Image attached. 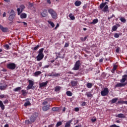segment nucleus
I'll use <instances>...</instances> for the list:
<instances>
[{"label":"nucleus","mask_w":127,"mask_h":127,"mask_svg":"<svg viewBox=\"0 0 127 127\" xmlns=\"http://www.w3.org/2000/svg\"><path fill=\"white\" fill-rule=\"evenodd\" d=\"M44 51V48H41L38 51V55L36 57L37 61H41L43 58H44V54H43V51Z\"/></svg>","instance_id":"obj_1"},{"label":"nucleus","mask_w":127,"mask_h":127,"mask_svg":"<svg viewBox=\"0 0 127 127\" xmlns=\"http://www.w3.org/2000/svg\"><path fill=\"white\" fill-rule=\"evenodd\" d=\"M99 8L100 9H103L102 11H104V12H110V10H109V6L108 5H105L103 2L100 4Z\"/></svg>","instance_id":"obj_2"},{"label":"nucleus","mask_w":127,"mask_h":127,"mask_svg":"<svg viewBox=\"0 0 127 127\" xmlns=\"http://www.w3.org/2000/svg\"><path fill=\"white\" fill-rule=\"evenodd\" d=\"M6 67L10 70H14L16 68V64L13 63L7 64Z\"/></svg>","instance_id":"obj_3"},{"label":"nucleus","mask_w":127,"mask_h":127,"mask_svg":"<svg viewBox=\"0 0 127 127\" xmlns=\"http://www.w3.org/2000/svg\"><path fill=\"white\" fill-rule=\"evenodd\" d=\"M80 66H81V63H80V61H77L76 62L74 67L72 68V70L74 71H77L79 69H80Z\"/></svg>","instance_id":"obj_4"},{"label":"nucleus","mask_w":127,"mask_h":127,"mask_svg":"<svg viewBox=\"0 0 127 127\" xmlns=\"http://www.w3.org/2000/svg\"><path fill=\"white\" fill-rule=\"evenodd\" d=\"M109 88H105L103 91L101 92V95L102 97L108 96L109 93Z\"/></svg>","instance_id":"obj_5"},{"label":"nucleus","mask_w":127,"mask_h":127,"mask_svg":"<svg viewBox=\"0 0 127 127\" xmlns=\"http://www.w3.org/2000/svg\"><path fill=\"white\" fill-rule=\"evenodd\" d=\"M24 8H25L24 5H21L20 6V7L17 9V11L18 12V15H19V14H20V13L22 12V11L23 10V9H24Z\"/></svg>","instance_id":"obj_6"},{"label":"nucleus","mask_w":127,"mask_h":127,"mask_svg":"<svg viewBox=\"0 0 127 127\" xmlns=\"http://www.w3.org/2000/svg\"><path fill=\"white\" fill-rule=\"evenodd\" d=\"M48 11L52 16H56L57 15V13H56V12L54 11V10H53V9H49Z\"/></svg>","instance_id":"obj_7"},{"label":"nucleus","mask_w":127,"mask_h":127,"mask_svg":"<svg viewBox=\"0 0 127 127\" xmlns=\"http://www.w3.org/2000/svg\"><path fill=\"white\" fill-rule=\"evenodd\" d=\"M47 84H48V81H47L45 82L40 83H39L40 89H41V88H43V87H46V86H47Z\"/></svg>","instance_id":"obj_8"},{"label":"nucleus","mask_w":127,"mask_h":127,"mask_svg":"<svg viewBox=\"0 0 127 127\" xmlns=\"http://www.w3.org/2000/svg\"><path fill=\"white\" fill-rule=\"evenodd\" d=\"M127 74H125L122 76V79L120 80L121 83H125V82L127 81Z\"/></svg>","instance_id":"obj_9"},{"label":"nucleus","mask_w":127,"mask_h":127,"mask_svg":"<svg viewBox=\"0 0 127 127\" xmlns=\"http://www.w3.org/2000/svg\"><path fill=\"white\" fill-rule=\"evenodd\" d=\"M127 83L125 82L124 83H118L115 85L116 88L120 87H125L127 85Z\"/></svg>","instance_id":"obj_10"},{"label":"nucleus","mask_w":127,"mask_h":127,"mask_svg":"<svg viewBox=\"0 0 127 127\" xmlns=\"http://www.w3.org/2000/svg\"><path fill=\"white\" fill-rule=\"evenodd\" d=\"M70 84H71V87L74 88V87H76L78 85V81L75 80H71L70 82Z\"/></svg>","instance_id":"obj_11"},{"label":"nucleus","mask_w":127,"mask_h":127,"mask_svg":"<svg viewBox=\"0 0 127 127\" xmlns=\"http://www.w3.org/2000/svg\"><path fill=\"white\" fill-rule=\"evenodd\" d=\"M6 88H7V85L6 84H2L0 85V90L1 91H4V90H6Z\"/></svg>","instance_id":"obj_12"},{"label":"nucleus","mask_w":127,"mask_h":127,"mask_svg":"<svg viewBox=\"0 0 127 127\" xmlns=\"http://www.w3.org/2000/svg\"><path fill=\"white\" fill-rule=\"evenodd\" d=\"M116 118H120L121 119H125L126 116L124 114L120 113L116 116Z\"/></svg>","instance_id":"obj_13"},{"label":"nucleus","mask_w":127,"mask_h":127,"mask_svg":"<svg viewBox=\"0 0 127 127\" xmlns=\"http://www.w3.org/2000/svg\"><path fill=\"white\" fill-rule=\"evenodd\" d=\"M50 107V105H45L43 107V111H44V112H46V111H48V110H49V107Z\"/></svg>","instance_id":"obj_14"},{"label":"nucleus","mask_w":127,"mask_h":127,"mask_svg":"<svg viewBox=\"0 0 127 127\" xmlns=\"http://www.w3.org/2000/svg\"><path fill=\"white\" fill-rule=\"evenodd\" d=\"M0 29L1 30L2 32H6L7 31V28L3 27L2 25L0 24Z\"/></svg>","instance_id":"obj_15"},{"label":"nucleus","mask_w":127,"mask_h":127,"mask_svg":"<svg viewBox=\"0 0 127 127\" xmlns=\"http://www.w3.org/2000/svg\"><path fill=\"white\" fill-rule=\"evenodd\" d=\"M75 6H80L82 4V2L81 1L77 0L74 2Z\"/></svg>","instance_id":"obj_16"},{"label":"nucleus","mask_w":127,"mask_h":127,"mask_svg":"<svg viewBox=\"0 0 127 127\" xmlns=\"http://www.w3.org/2000/svg\"><path fill=\"white\" fill-rule=\"evenodd\" d=\"M85 95L87 96V98H93V94L91 91L86 92Z\"/></svg>","instance_id":"obj_17"},{"label":"nucleus","mask_w":127,"mask_h":127,"mask_svg":"<svg viewBox=\"0 0 127 127\" xmlns=\"http://www.w3.org/2000/svg\"><path fill=\"white\" fill-rule=\"evenodd\" d=\"M71 121H69L65 123L64 127H71Z\"/></svg>","instance_id":"obj_18"},{"label":"nucleus","mask_w":127,"mask_h":127,"mask_svg":"<svg viewBox=\"0 0 127 127\" xmlns=\"http://www.w3.org/2000/svg\"><path fill=\"white\" fill-rule=\"evenodd\" d=\"M30 120L31 121V123H34V122H35V120H36V117L34 116H31L30 117Z\"/></svg>","instance_id":"obj_19"},{"label":"nucleus","mask_w":127,"mask_h":127,"mask_svg":"<svg viewBox=\"0 0 127 127\" xmlns=\"http://www.w3.org/2000/svg\"><path fill=\"white\" fill-rule=\"evenodd\" d=\"M41 74V71H37L34 73V76H35V77H38V76H39V75H40Z\"/></svg>","instance_id":"obj_20"},{"label":"nucleus","mask_w":127,"mask_h":127,"mask_svg":"<svg viewBox=\"0 0 127 127\" xmlns=\"http://www.w3.org/2000/svg\"><path fill=\"white\" fill-rule=\"evenodd\" d=\"M0 108L1 109L2 111H3V110H4V108H5L4 105H3L2 101L0 100Z\"/></svg>","instance_id":"obj_21"},{"label":"nucleus","mask_w":127,"mask_h":127,"mask_svg":"<svg viewBox=\"0 0 127 127\" xmlns=\"http://www.w3.org/2000/svg\"><path fill=\"white\" fill-rule=\"evenodd\" d=\"M99 22V20L98 19H94L93 20V21L90 22V24H96V23H98Z\"/></svg>","instance_id":"obj_22"},{"label":"nucleus","mask_w":127,"mask_h":127,"mask_svg":"<svg viewBox=\"0 0 127 127\" xmlns=\"http://www.w3.org/2000/svg\"><path fill=\"white\" fill-rule=\"evenodd\" d=\"M58 58H61L62 59H64L65 58V54H64L63 56H56V58H55V60H57Z\"/></svg>","instance_id":"obj_23"},{"label":"nucleus","mask_w":127,"mask_h":127,"mask_svg":"<svg viewBox=\"0 0 127 127\" xmlns=\"http://www.w3.org/2000/svg\"><path fill=\"white\" fill-rule=\"evenodd\" d=\"M117 68H118V65L115 64L113 66V68L112 70H111L112 73H113L114 74V73H115V71H116V70H117Z\"/></svg>","instance_id":"obj_24"},{"label":"nucleus","mask_w":127,"mask_h":127,"mask_svg":"<svg viewBox=\"0 0 127 127\" xmlns=\"http://www.w3.org/2000/svg\"><path fill=\"white\" fill-rule=\"evenodd\" d=\"M59 110H60L59 107H53L52 108V111H53V112H58Z\"/></svg>","instance_id":"obj_25"},{"label":"nucleus","mask_w":127,"mask_h":127,"mask_svg":"<svg viewBox=\"0 0 127 127\" xmlns=\"http://www.w3.org/2000/svg\"><path fill=\"white\" fill-rule=\"evenodd\" d=\"M66 94L68 97H72V96H73V93L70 91H66Z\"/></svg>","instance_id":"obj_26"},{"label":"nucleus","mask_w":127,"mask_h":127,"mask_svg":"<svg viewBox=\"0 0 127 127\" xmlns=\"http://www.w3.org/2000/svg\"><path fill=\"white\" fill-rule=\"evenodd\" d=\"M120 20H121V22H123V23H126V22H127V20L124 17H121L120 18Z\"/></svg>","instance_id":"obj_27"},{"label":"nucleus","mask_w":127,"mask_h":127,"mask_svg":"<svg viewBox=\"0 0 127 127\" xmlns=\"http://www.w3.org/2000/svg\"><path fill=\"white\" fill-rule=\"evenodd\" d=\"M60 90H61V87H60L59 86H56L55 88V92H59V91H60Z\"/></svg>","instance_id":"obj_28"},{"label":"nucleus","mask_w":127,"mask_h":127,"mask_svg":"<svg viewBox=\"0 0 127 127\" xmlns=\"http://www.w3.org/2000/svg\"><path fill=\"white\" fill-rule=\"evenodd\" d=\"M10 16H15V12L13 10H11L10 12Z\"/></svg>","instance_id":"obj_29"},{"label":"nucleus","mask_w":127,"mask_h":127,"mask_svg":"<svg viewBox=\"0 0 127 127\" xmlns=\"http://www.w3.org/2000/svg\"><path fill=\"white\" fill-rule=\"evenodd\" d=\"M21 90V87H17V88H14L13 91V92H18V91H20Z\"/></svg>","instance_id":"obj_30"},{"label":"nucleus","mask_w":127,"mask_h":127,"mask_svg":"<svg viewBox=\"0 0 127 127\" xmlns=\"http://www.w3.org/2000/svg\"><path fill=\"white\" fill-rule=\"evenodd\" d=\"M48 22L49 24H50L52 27H54L55 26V25L54 24V23H53V22L51 21H48Z\"/></svg>","instance_id":"obj_31"},{"label":"nucleus","mask_w":127,"mask_h":127,"mask_svg":"<svg viewBox=\"0 0 127 127\" xmlns=\"http://www.w3.org/2000/svg\"><path fill=\"white\" fill-rule=\"evenodd\" d=\"M86 87L89 89H91V88L93 87V85L91 83H88L86 85Z\"/></svg>","instance_id":"obj_32"},{"label":"nucleus","mask_w":127,"mask_h":127,"mask_svg":"<svg viewBox=\"0 0 127 127\" xmlns=\"http://www.w3.org/2000/svg\"><path fill=\"white\" fill-rule=\"evenodd\" d=\"M117 29H118V26L114 25L112 27V31H117Z\"/></svg>","instance_id":"obj_33"},{"label":"nucleus","mask_w":127,"mask_h":127,"mask_svg":"<svg viewBox=\"0 0 127 127\" xmlns=\"http://www.w3.org/2000/svg\"><path fill=\"white\" fill-rule=\"evenodd\" d=\"M31 105V103H30V102L29 101H28L27 102H25L24 104V106L25 107H27V106H30Z\"/></svg>","instance_id":"obj_34"},{"label":"nucleus","mask_w":127,"mask_h":127,"mask_svg":"<svg viewBox=\"0 0 127 127\" xmlns=\"http://www.w3.org/2000/svg\"><path fill=\"white\" fill-rule=\"evenodd\" d=\"M21 92H22V95H23V96H26V95H27V92H26V91L24 90H22Z\"/></svg>","instance_id":"obj_35"},{"label":"nucleus","mask_w":127,"mask_h":127,"mask_svg":"<svg viewBox=\"0 0 127 127\" xmlns=\"http://www.w3.org/2000/svg\"><path fill=\"white\" fill-rule=\"evenodd\" d=\"M117 101H118V98H114L111 100V103L112 104H115V103H117Z\"/></svg>","instance_id":"obj_36"},{"label":"nucleus","mask_w":127,"mask_h":127,"mask_svg":"<svg viewBox=\"0 0 127 127\" xmlns=\"http://www.w3.org/2000/svg\"><path fill=\"white\" fill-rule=\"evenodd\" d=\"M42 16H46L47 15V11H44L41 13Z\"/></svg>","instance_id":"obj_37"},{"label":"nucleus","mask_w":127,"mask_h":127,"mask_svg":"<svg viewBox=\"0 0 127 127\" xmlns=\"http://www.w3.org/2000/svg\"><path fill=\"white\" fill-rule=\"evenodd\" d=\"M60 126H62V122L61 121L58 122L56 125V127H60Z\"/></svg>","instance_id":"obj_38"},{"label":"nucleus","mask_w":127,"mask_h":127,"mask_svg":"<svg viewBox=\"0 0 127 127\" xmlns=\"http://www.w3.org/2000/svg\"><path fill=\"white\" fill-rule=\"evenodd\" d=\"M33 87V85L31 84H29L27 87V90H30V89H32Z\"/></svg>","instance_id":"obj_39"},{"label":"nucleus","mask_w":127,"mask_h":127,"mask_svg":"<svg viewBox=\"0 0 127 127\" xmlns=\"http://www.w3.org/2000/svg\"><path fill=\"white\" fill-rule=\"evenodd\" d=\"M28 83H29V85H32V86H33V85H34V82H33V81H32L31 80H29Z\"/></svg>","instance_id":"obj_40"},{"label":"nucleus","mask_w":127,"mask_h":127,"mask_svg":"<svg viewBox=\"0 0 127 127\" xmlns=\"http://www.w3.org/2000/svg\"><path fill=\"white\" fill-rule=\"evenodd\" d=\"M88 36H87L86 37H85L84 38L83 37H81L80 38V40H81L82 41H86V40L87 39V37H88Z\"/></svg>","instance_id":"obj_41"},{"label":"nucleus","mask_w":127,"mask_h":127,"mask_svg":"<svg viewBox=\"0 0 127 127\" xmlns=\"http://www.w3.org/2000/svg\"><path fill=\"white\" fill-rule=\"evenodd\" d=\"M118 104H126L127 105V101H119Z\"/></svg>","instance_id":"obj_42"},{"label":"nucleus","mask_w":127,"mask_h":127,"mask_svg":"<svg viewBox=\"0 0 127 127\" xmlns=\"http://www.w3.org/2000/svg\"><path fill=\"white\" fill-rule=\"evenodd\" d=\"M114 37L115 38H119V37H120V34L119 33H115L114 35Z\"/></svg>","instance_id":"obj_43"},{"label":"nucleus","mask_w":127,"mask_h":127,"mask_svg":"<svg viewBox=\"0 0 127 127\" xmlns=\"http://www.w3.org/2000/svg\"><path fill=\"white\" fill-rule=\"evenodd\" d=\"M40 46H39V45H37L36 47H35L33 49V50H38V49H39V47Z\"/></svg>","instance_id":"obj_44"},{"label":"nucleus","mask_w":127,"mask_h":127,"mask_svg":"<svg viewBox=\"0 0 127 127\" xmlns=\"http://www.w3.org/2000/svg\"><path fill=\"white\" fill-rule=\"evenodd\" d=\"M59 76H60V74L59 73H55L53 74V77H59Z\"/></svg>","instance_id":"obj_45"},{"label":"nucleus","mask_w":127,"mask_h":127,"mask_svg":"<svg viewBox=\"0 0 127 127\" xmlns=\"http://www.w3.org/2000/svg\"><path fill=\"white\" fill-rule=\"evenodd\" d=\"M25 123L27 125H29V124H31L32 122H31V121H29V120H26Z\"/></svg>","instance_id":"obj_46"},{"label":"nucleus","mask_w":127,"mask_h":127,"mask_svg":"<svg viewBox=\"0 0 127 127\" xmlns=\"http://www.w3.org/2000/svg\"><path fill=\"white\" fill-rule=\"evenodd\" d=\"M8 20L10 21H12V20H13V16H9Z\"/></svg>","instance_id":"obj_47"},{"label":"nucleus","mask_w":127,"mask_h":127,"mask_svg":"<svg viewBox=\"0 0 127 127\" xmlns=\"http://www.w3.org/2000/svg\"><path fill=\"white\" fill-rule=\"evenodd\" d=\"M64 48L69 47V43H65V45L64 46Z\"/></svg>","instance_id":"obj_48"},{"label":"nucleus","mask_w":127,"mask_h":127,"mask_svg":"<svg viewBox=\"0 0 127 127\" xmlns=\"http://www.w3.org/2000/svg\"><path fill=\"white\" fill-rule=\"evenodd\" d=\"M50 67V65H46L44 66L43 67V69H45L46 68H49Z\"/></svg>","instance_id":"obj_49"},{"label":"nucleus","mask_w":127,"mask_h":127,"mask_svg":"<svg viewBox=\"0 0 127 127\" xmlns=\"http://www.w3.org/2000/svg\"><path fill=\"white\" fill-rule=\"evenodd\" d=\"M120 49H121V48L120 47H118L116 50V52L117 53H119L120 52Z\"/></svg>","instance_id":"obj_50"},{"label":"nucleus","mask_w":127,"mask_h":127,"mask_svg":"<svg viewBox=\"0 0 127 127\" xmlns=\"http://www.w3.org/2000/svg\"><path fill=\"white\" fill-rule=\"evenodd\" d=\"M56 54H57L58 55V56H61L62 54V52H60L59 53H56Z\"/></svg>","instance_id":"obj_51"},{"label":"nucleus","mask_w":127,"mask_h":127,"mask_svg":"<svg viewBox=\"0 0 127 127\" xmlns=\"http://www.w3.org/2000/svg\"><path fill=\"white\" fill-rule=\"evenodd\" d=\"M47 104H48V102H47V101H44L43 102V105L44 106H46L47 105Z\"/></svg>","instance_id":"obj_52"},{"label":"nucleus","mask_w":127,"mask_h":127,"mask_svg":"<svg viewBox=\"0 0 127 127\" xmlns=\"http://www.w3.org/2000/svg\"><path fill=\"white\" fill-rule=\"evenodd\" d=\"M110 127H120V126H117L116 124L112 125L110 126Z\"/></svg>","instance_id":"obj_53"},{"label":"nucleus","mask_w":127,"mask_h":127,"mask_svg":"<svg viewBox=\"0 0 127 127\" xmlns=\"http://www.w3.org/2000/svg\"><path fill=\"white\" fill-rule=\"evenodd\" d=\"M69 18L71 20H74L75 19V16H69Z\"/></svg>","instance_id":"obj_54"},{"label":"nucleus","mask_w":127,"mask_h":127,"mask_svg":"<svg viewBox=\"0 0 127 127\" xmlns=\"http://www.w3.org/2000/svg\"><path fill=\"white\" fill-rule=\"evenodd\" d=\"M4 47H5V48H6V49H8L9 48V46L8 45L6 44V45H4Z\"/></svg>","instance_id":"obj_55"},{"label":"nucleus","mask_w":127,"mask_h":127,"mask_svg":"<svg viewBox=\"0 0 127 127\" xmlns=\"http://www.w3.org/2000/svg\"><path fill=\"white\" fill-rule=\"evenodd\" d=\"M4 104H8V100L6 99L5 101H3Z\"/></svg>","instance_id":"obj_56"},{"label":"nucleus","mask_w":127,"mask_h":127,"mask_svg":"<svg viewBox=\"0 0 127 127\" xmlns=\"http://www.w3.org/2000/svg\"><path fill=\"white\" fill-rule=\"evenodd\" d=\"M79 108H78V107H76V108H75L74 109L75 112H79Z\"/></svg>","instance_id":"obj_57"},{"label":"nucleus","mask_w":127,"mask_h":127,"mask_svg":"<svg viewBox=\"0 0 127 127\" xmlns=\"http://www.w3.org/2000/svg\"><path fill=\"white\" fill-rule=\"evenodd\" d=\"M96 121H97V119L95 118L94 119H91V122L92 123H95V122H96Z\"/></svg>","instance_id":"obj_58"},{"label":"nucleus","mask_w":127,"mask_h":127,"mask_svg":"<svg viewBox=\"0 0 127 127\" xmlns=\"http://www.w3.org/2000/svg\"><path fill=\"white\" fill-rule=\"evenodd\" d=\"M54 126H55V124H51V125H49L48 127H54Z\"/></svg>","instance_id":"obj_59"},{"label":"nucleus","mask_w":127,"mask_h":127,"mask_svg":"<svg viewBox=\"0 0 127 127\" xmlns=\"http://www.w3.org/2000/svg\"><path fill=\"white\" fill-rule=\"evenodd\" d=\"M4 97L5 96L3 94L0 95V98H1V99H3Z\"/></svg>","instance_id":"obj_60"},{"label":"nucleus","mask_w":127,"mask_h":127,"mask_svg":"<svg viewBox=\"0 0 127 127\" xmlns=\"http://www.w3.org/2000/svg\"><path fill=\"white\" fill-rule=\"evenodd\" d=\"M26 14L23 13L21 14L20 16H26Z\"/></svg>","instance_id":"obj_61"},{"label":"nucleus","mask_w":127,"mask_h":127,"mask_svg":"<svg viewBox=\"0 0 127 127\" xmlns=\"http://www.w3.org/2000/svg\"><path fill=\"white\" fill-rule=\"evenodd\" d=\"M81 106H82L83 107L86 106V103L85 102H82Z\"/></svg>","instance_id":"obj_62"},{"label":"nucleus","mask_w":127,"mask_h":127,"mask_svg":"<svg viewBox=\"0 0 127 127\" xmlns=\"http://www.w3.org/2000/svg\"><path fill=\"white\" fill-rule=\"evenodd\" d=\"M38 65H39V67H41V66H42V63L40 62V63L38 64Z\"/></svg>","instance_id":"obj_63"},{"label":"nucleus","mask_w":127,"mask_h":127,"mask_svg":"<svg viewBox=\"0 0 127 127\" xmlns=\"http://www.w3.org/2000/svg\"><path fill=\"white\" fill-rule=\"evenodd\" d=\"M47 1L49 4H51V1L50 0H47Z\"/></svg>","instance_id":"obj_64"}]
</instances>
